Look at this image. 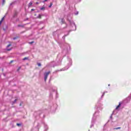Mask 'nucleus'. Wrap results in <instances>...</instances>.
Wrapping results in <instances>:
<instances>
[{"label":"nucleus","mask_w":131,"mask_h":131,"mask_svg":"<svg viewBox=\"0 0 131 131\" xmlns=\"http://www.w3.org/2000/svg\"><path fill=\"white\" fill-rule=\"evenodd\" d=\"M17 125H20V124H17Z\"/></svg>","instance_id":"obj_24"},{"label":"nucleus","mask_w":131,"mask_h":131,"mask_svg":"<svg viewBox=\"0 0 131 131\" xmlns=\"http://www.w3.org/2000/svg\"><path fill=\"white\" fill-rule=\"evenodd\" d=\"M108 86H110V84H108Z\"/></svg>","instance_id":"obj_26"},{"label":"nucleus","mask_w":131,"mask_h":131,"mask_svg":"<svg viewBox=\"0 0 131 131\" xmlns=\"http://www.w3.org/2000/svg\"><path fill=\"white\" fill-rule=\"evenodd\" d=\"M11 50H12V49H7V51H11Z\"/></svg>","instance_id":"obj_15"},{"label":"nucleus","mask_w":131,"mask_h":131,"mask_svg":"<svg viewBox=\"0 0 131 131\" xmlns=\"http://www.w3.org/2000/svg\"><path fill=\"white\" fill-rule=\"evenodd\" d=\"M40 10H41V11H45V10H46V8L45 7H42Z\"/></svg>","instance_id":"obj_3"},{"label":"nucleus","mask_w":131,"mask_h":131,"mask_svg":"<svg viewBox=\"0 0 131 131\" xmlns=\"http://www.w3.org/2000/svg\"><path fill=\"white\" fill-rule=\"evenodd\" d=\"M18 38H19V37L16 36V37H14V38H13V39H14V40H16V39H18Z\"/></svg>","instance_id":"obj_6"},{"label":"nucleus","mask_w":131,"mask_h":131,"mask_svg":"<svg viewBox=\"0 0 131 131\" xmlns=\"http://www.w3.org/2000/svg\"><path fill=\"white\" fill-rule=\"evenodd\" d=\"M13 62H14V60H11V61H10V63H13Z\"/></svg>","instance_id":"obj_20"},{"label":"nucleus","mask_w":131,"mask_h":131,"mask_svg":"<svg viewBox=\"0 0 131 131\" xmlns=\"http://www.w3.org/2000/svg\"><path fill=\"white\" fill-rule=\"evenodd\" d=\"M19 69H21V67H19V68H18V69H17V71H19Z\"/></svg>","instance_id":"obj_17"},{"label":"nucleus","mask_w":131,"mask_h":131,"mask_svg":"<svg viewBox=\"0 0 131 131\" xmlns=\"http://www.w3.org/2000/svg\"><path fill=\"white\" fill-rule=\"evenodd\" d=\"M9 47H11V44H9L7 46V48H9Z\"/></svg>","instance_id":"obj_16"},{"label":"nucleus","mask_w":131,"mask_h":131,"mask_svg":"<svg viewBox=\"0 0 131 131\" xmlns=\"http://www.w3.org/2000/svg\"><path fill=\"white\" fill-rule=\"evenodd\" d=\"M43 16V14H42V15L39 14V15H38V16H37L38 19H41V16Z\"/></svg>","instance_id":"obj_2"},{"label":"nucleus","mask_w":131,"mask_h":131,"mask_svg":"<svg viewBox=\"0 0 131 131\" xmlns=\"http://www.w3.org/2000/svg\"><path fill=\"white\" fill-rule=\"evenodd\" d=\"M53 6V4L51 3L50 5L49 6V8H51Z\"/></svg>","instance_id":"obj_13"},{"label":"nucleus","mask_w":131,"mask_h":131,"mask_svg":"<svg viewBox=\"0 0 131 131\" xmlns=\"http://www.w3.org/2000/svg\"><path fill=\"white\" fill-rule=\"evenodd\" d=\"M34 42V41H31V42H29V43L30 45H32V43H33Z\"/></svg>","instance_id":"obj_8"},{"label":"nucleus","mask_w":131,"mask_h":131,"mask_svg":"<svg viewBox=\"0 0 131 131\" xmlns=\"http://www.w3.org/2000/svg\"><path fill=\"white\" fill-rule=\"evenodd\" d=\"M115 129H120V127L115 128Z\"/></svg>","instance_id":"obj_12"},{"label":"nucleus","mask_w":131,"mask_h":131,"mask_svg":"<svg viewBox=\"0 0 131 131\" xmlns=\"http://www.w3.org/2000/svg\"><path fill=\"white\" fill-rule=\"evenodd\" d=\"M24 61H25V60H28V57H25L23 59Z\"/></svg>","instance_id":"obj_7"},{"label":"nucleus","mask_w":131,"mask_h":131,"mask_svg":"<svg viewBox=\"0 0 131 131\" xmlns=\"http://www.w3.org/2000/svg\"><path fill=\"white\" fill-rule=\"evenodd\" d=\"M120 103H119V104L116 107V110H117V109H118V108H119V107H120Z\"/></svg>","instance_id":"obj_5"},{"label":"nucleus","mask_w":131,"mask_h":131,"mask_svg":"<svg viewBox=\"0 0 131 131\" xmlns=\"http://www.w3.org/2000/svg\"><path fill=\"white\" fill-rule=\"evenodd\" d=\"M31 6H32V2H30L29 3V8H30Z\"/></svg>","instance_id":"obj_4"},{"label":"nucleus","mask_w":131,"mask_h":131,"mask_svg":"<svg viewBox=\"0 0 131 131\" xmlns=\"http://www.w3.org/2000/svg\"><path fill=\"white\" fill-rule=\"evenodd\" d=\"M41 64L40 63H38V66H41Z\"/></svg>","instance_id":"obj_18"},{"label":"nucleus","mask_w":131,"mask_h":131,"mask_svg":"<svg viewBox=\"0 0 131 131\" xmlns=\"http://www.w3.org/2000/svg\"><path fill=\"white\" fill-rule=\"evenodd\" d=\"M16 101H17V100L15 99V100H14V102H16Z\"/></svg>","instance_id":"obj_23"},{"label":"nucleus","mask_w":131,"mask_h":131,"mask_svg":"<svg viewBox=\"0 0 131 131\" xmlns=\"http://www.w3.org/2000/svg\"><path fill=\"white\" fill-rule=\"evenodd\" d=\"M51 73V72H47L44 73V80L45 81H47V79H48V76H49V75Z\"/></svg>","instance_id":"obj_1"},{"label":"nucleus","mask_w":131,"mask_h":131,"mask_svg":"<svg viewBox=\"0 0 131 131\" xmlns=\"http://www.w3.org/2000/svg\"><path fill=\"white\" fill-rule=\"evenodd\" d=\"M17 16V13H15L13 16V17H16Z\"/></svg>","instance_id":"obj_14"},{"label":"nucleus","mask_w":131,"mask_h":131,"mask_svg":"<svg viewBox=\"0 0 131 131\" xmlns=\"http://www.w3.org/2000/svg\"><path fill=\"white\" fill-rule=\"evenodd\" d=\"M17 26L18 27H24V26H21L20 25H18Z\"/></svg>","instance_id":"obj_11"},{"label":"nucleus","mask_w":131,"mask_h":131,"mask_svg":"<svg viewBox=\"0 0 131 131\" xmlns=\"http://www.w3.org/2000/svg\"><path fill=\"white\" fill-rule=\"evenodd\" d=\"M5 3H6V0H3V5H5Z\"/></svg>","instance_id":"obj_9"},{"label":"nucleus","mask_w":131,"mask_h":131,"mask_svg":"<svg viewBox=\"0 0 131 131\" xmlns=\"http://www.w3.org/2000/svg\"><path fill=\"white\" fill-rule=\"evenodd\" d=\"M104 95H105V93H103V95H102V96H104Z\"/></svg>","instance_id":"obj_25"},{"label":"nucleus","mask_w":131,"mask_h":131,"mask_svg":"<svg viewBox=\"0 0 131 131\" xmlns=\"http://www.w3.org/2000/svg\"><path fill=\"white\" fill-rule=\"evenodd\" d=\"M36 5H38V2H36Z\"/></svg>","instance_id":"obj_21"},{"label":"nucleus","mask_w":131,"mask_h":131,"mask_svg":"<svg viewBox=\"0 0 131 131\" xmlns=\"http://www.w3.org/2000/svg\"><path fill=\"white\" fill-rule=\"evenodd\" d=\"M31 11H34V9H31Z\"/></svg>","instance_id":"obj_22"},{"label":"nucleus","mask_w":131,"mask_h":131,"mask_svg":"<svg viewBox=\"0 0 131 131\" xmlns=\"http://www.w3.org/2000/svg\"><path fill=\"white\" fill-rule=\"evenodd\" d=\"M5 16H4V17H3L2 18V19L1 20V21H4V20H5Z\"/></svg>","instance_id":"obj_10"},{"label":"nucleus","mask_w":131,"mask_h":131,"mask_svg":"<svg viewBox=\"0 0 131 131\" xmlns=\"http://www.w3.org/2000/svg\"><path fill=\"white\" fill-rule=\"evenodd\" d=\"M45 2H48V0H44V1L43 2V3H45Z\"/></svg>","instance_id":"obj_19"}]
</instances>
